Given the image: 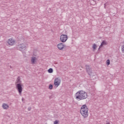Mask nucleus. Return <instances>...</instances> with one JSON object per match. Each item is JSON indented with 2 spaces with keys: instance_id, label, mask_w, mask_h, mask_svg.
<instances>
[{
  "instance_id": "nucleus-11",
  "label": "nucleus",
  "mask_w": 124,
  "mask_h": 124,
  "mask_svg": "<svg viewBox=\"0 0 124 124\" xmlns=\"http://www.w3.org/2000/svg\"><path fill=\"white\" fill-rule=\"evenodd\" d=\"M2 108L3 109H7L8 108H9V106L6 104H3Z\"/></svg>"
},
{
  "instance_id": "nucleus-3",
  "label": "nucleus",
  "mask_w": 124,
  "mask_h": 124,
  "mask_svg": "<svg viewBox=\"0 0 124 124\" xmlns=\"http://www.w3.org/2000/svg\"><path fill=\"white\" fill-rule=\"evenodd\" d=\"M16 48L17 50H19L21 52H24V51L27 50V48H28V45L25 43L18 44Z\"/></svg>"
},
{
  "instance_id": "nucleus-15",
  "label": "nucleus",
  "mask_w": 124,
  "mask_h": 124,
  "mask_svg": "<svg viewBox=\"0 0 124 124\" xmlns=\"http://www.w3.org/2000/svg\"><path fill=\"white\" fill-rule=\"evenodd\" d=\"M48 89H49V90H52L53 89V85H52V84L49 85V86L48 87Z\"/></svg>"
},
{
  "instance_id": "nucleus-7",
  "label": "nucleus",
  "mask_w": 124,
  "mask_h": 124,
  "mask_svg": "<svg viewBox=\"0 0 124 124\" xmlns=\"http://www.w3.org/2000/svg\"><path fill=\"white\" fill-rule=\"evenodd\" d=\"M7 43L10 46H13L15 44V40L13 38H10L8 40Z\"/></svg>"
},
{
  "instance_id": "nucleus-22",
  "label": "nucleus",
  "mask_w": 124,
  "mask_h": 124,
  "mask_svg": "<svg viewBox=\"0 0 124 124\" xmlns=\"http://www.w3.org/2000/svg\"><path fill=\"white\" fill-rule=\"evenodd\" d=\"M23 100H24V98H22V101H23Z\"/></svg>"
},
{
  "instance_id": "nucleus-23",
  "label": "nucleus",
  "mask_w": 124,
  "mask_h": 124,
  "mask_svg": "<svg viewBox=\"0 0 124 124\" xmlns=\"http://www.w3.org/2000/svg\"><path fill=\"white\" fill-rule=\"evenodd\" d=\"M10 68H12V67H11V66H10Z\"/></svg>"
},
{
  "instance_id": "nucleus-18",
  "label": "nucleus",
  "mask_w": 124,
  "mask_h": 124,
  "mask_svg": "<svg viewBox=\"0 0 124 124\" xmlns=\"http://www.w3.org/2000/svg\"><path fill=\"white\" fill-rule=\"evenodd\" d=\"M54 124H59V121L58 120H56L54 122Z\"/></svg>"
},
{
  "instance_id": "nucleus-16",
  "label": "nucleus",
  "mask_w": 124,
  "mask_h": 124,
  "mask_svg": "<svg viewBox=\"0 0 124 124\" xmlns=\"http://www.w3.org/2000/svg\"><path fill=\"white\" fill-rule=\"evenodd\" d=\"M110 64V60L109 59L107 60V65H109Z\"/></svg>"
},
{
  "instance_id": "nucleus-24",
  "label": "nucleus",
  "mask_w": 124,
  "mask_h": 124,
  "mask_svg": "<svg viewBox=\"0 0 124 124\" xmlns=\"http://www.w3.org/2000/svg\"><path fill=\"white\" fill-rule=\"evenodd\" d=\"M107 124H110L109 123H107Z\"/></svg>"
},
{
  "instance_id": "nucleus-5",
  "label": "nucleus",
  "mask_w": 124,
  "mask_h": 124,
  "mask_svg": "<svg viewBox=\"0 0 124 124\" xmlns=\"http://www.w3.org/2000/svg\"><path fill=\"white\" fill-rule=\"evenodd\" d=\"M68 38L67 35L62 34L60 36V41L63 43L66 42V40H67Z\"/></svg>"
},
{
  "instance_id": "nucleus-14",
  "label": "nucleus",
  "mask_w": 124,
  "mask_h": 124,
  "mask_svg": "<svg viewBox=\"0 0 124 124\" xmlns=\"http://www.w3.org/2000/svg\"><path fill=\"white\" fill-rule=\"evenodd\" d=\"M48 73H53V69L52 68H49L48 70Z\"/></svg>"
},
{
  "instance_id": "nucleus-12",
  "label": "nucleus",
  "mask_w": 124,
  "mask_h": 124,
  "mask_svg": "<svg viewBox=\"0 0 124 124\" xmlns=\"http://www.w3.org/2000/svg\"><path fill=\"white\" fill-rule=\"evenodd\" d=\"M103 45H107V43H106V41H103L100 45V47H102Z\"/></svg>"
},
{
  "instance_id": "nucleus-2",
  "label": "nucleus",
  "mask_w": 124,
  "mask_h": 124,
  "mask_svg": "<svg viewBox=\"0 0 124 124\" xmlns=\"http://www.w3.org/2000/svg\"><path fill=\"white\" fill-rule=\"evenodd\" d=\"M89 108L87 105L85 104L81 106L80 108V113L83 117L87 118L89 116Z\"/></svg>"
},
{
  "instance_id": "nucleus-21",
  "label": "nucleus",
  "mask_w": 124,
  "mask_h": 124,
  "mask_svg": "<svg viewBox=\"0 0 124 124\" xmlns=\"http://www.w3.org/2000/svg\"><path fill=\"white\" fill-rule=\"evenodd\" d=\"M102 46H99V48H98V50H99V49H100V48H101Z\"/></svg>"
},
{
  "instance_id": "nucleus-9",
  "label": "nucleus",
  "mask_w": 124,
  "mask_h": 124,
  "mask_svg": "<svg viewBox=\"0 0 124 124\" xmlns=\"http://www.w3.org/2000/svg\"><path fill=\"white\" fill-rule=\"evenodd\" d=\"M86 69L87 72L88 73L89 75H91L92 74V68L90 67L89 65H85Z\"/></svg>"
},
{
  "instance_id": "nucleus-13",
  "label": "nucleus",
  "mask_w": 124,
  "mask_h": 124,
  "mask_svg": "<svg viewBox=\"0 0 124 124\" xmlns=\"http://www.w3.org/2000/svg\"><path fill=\"white\" fill-rule=\"evenodd\" d=\"M93 50L94 51V50H95V49H96V44H94L93 46Z\"/></svg>"
},
{
  "instance_id": "nucleus-8",
  "label": "nucleus",
  "mask_w": 124,
  "mask_h": 124,
  "mask_svg": "<svg viewBox=\"0 0 124 124\" xmlns=\"http://www.w3.org/2000/svg\"><path fill=\"white\" fill-rule=\"evenodd\" d=\"M57 47L59 50H62L63 48H65V47H66V46L63 44V43H60L57 45Z\"/></svg>"
},
{
  "instance_id": "nucleus-6",
  "label": "nucleus",
  "mask_w": 124,
  "mask_h": 124,
  "mask_svg": "<svg viewBox=\"0 0 124 124\" xmlns=\"http://www.w3.org/2000/svg\"><path fill=\"white\" fill-rule=\"evenodd\" d=\"M61 82H62V80L60 79L59 78H57L54 80V84L55 86L59 87L60 85H61Z\"/></svg>"
},
{
  "instance_id": "nucleus-20",
  "label": "nucleus",
  "mask_w": 124,
  "mask_h": 124,
  "mask_svg": "<svg viewBox=\"0 0 124 124\" xmlns=\"http://www.w3.org/2000/svg\"><path fill=\"white\" fill-rule=\"evenodd\" d=\"M28 111H31V107L28 108Z\"/></svg>"
},
{
  "instance_id": "nucleus-4",
  "label": "nucleus",
  "mask_w": 124,
  "mask_h": 124,
  "mask_svg": "<svg viewBox=\"0 0 124 124\" xmlns=\"http://www.w3.org/2000/svg\"><path fill=\"white\" fill-rule=\"evenodd\" d=\"M16 90L18 91L19 95H22V92H23V87L21 83H18L16 85Z\"/></svg>"
},
{
  "instance_id": "nucleus-1",
  "label": "nucleus",
  "mask_w": 124,
  "mask_h": 124,
  "mask_svg": "<svg viewBox=\"0 0 124 124\" xmlns=\"http://www.w3.org/2000/svg\"><path fill=\"white\" fill-rule=\"evenodd\" d=\"M88 98V93L86 91L80 90L76 93V98L77 100H83L87 99Z\"/></svg>"
},
{
  "instance_id": "nucleus-17",
  "label": "nucleus",
  "mask_w": 124,
  "mask_h": 124,
  "mask_svg": "<svg viewBox=\"0 0 124 124\" xmlns=\"http://www.w3.org/2000/svg\"><path fill=\"white\" fill-rule=\"evenodd\" d=\"M17 83H20V77H18L17 78Z\"/></svg>"
},
{
  "instance_id": "nucleus-10",
  "label": "nucleus",
  "mask_w": 124,
  "mask_h": 124,
  "mask_svg": "<svg viewBox=\"0 0 124 124\" xmlns=\"http://www.w3.org/2000/svg\"><path fill=\"white\" fill-rule=\"evenodd\" d=\"M36 62V57H33L31 58V63L32 64H34L35 63V62Z\"/></svg>"
},
{
  "instance_id": "nucleus-19",
  "label": "nucleus",
  "mask_w": 124,
  "mask_h": 124,
  "mask_svg": "<svg viewBox=\"0 0 124 124\" xmlns=\"http://www.w3.org/2000/svg\"><path fill=\"white\" fill-rule=\"evenodd\" d=\"M122 52H124V45H123L122 46Z\"/></svg>"
}]
</instances>
